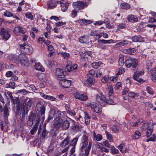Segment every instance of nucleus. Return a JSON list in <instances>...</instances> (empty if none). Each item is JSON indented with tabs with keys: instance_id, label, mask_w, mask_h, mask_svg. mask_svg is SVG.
I'll return each mask as SVG.
<instances>
[{
	"instance_id": "nucleus-12",
	"label": "nucleus",
	"mask_w": 156,
	"mask_h": 156,
	"mask_svg": "<svg viewBox=\"0 0 156 156\" xmlns=\"http://www.w3.org/2000/svg\"><path fill=\"white\" fill-rule=\"evenodd\" d=\"M14 33L16 35L18 36L20 35V33L24 34L26 32L25 28L21 27L20 26H17L14 28Z\"/></svg>"
},
{
	"instance_id": "nucleus-48",
	"label": "nucleus",
	"mask_w": 156,
	"mask_h": 156,
	"mask_svg": "<svg viewBox=\"0 0 156 156\" xmlns=\"http://www.w3.org/2000/svg\"><path fill=\"white\" fill-rule=\"evenodd\" d=\"M110 148H111V153L112 154H115L119 153V151L118 149L114 146H111Z\"/></svg>"
},
{
	"instance_id": "nucleus-8",
	"label": "nucleus",
	"mask_w": 156,
	"mask_h": 156,
	"mask_svg": "<svg viewBox=\"0 0 156 156\" xmlns=\"http://www.w3.org/2000/svg\"><path fill=\"white\" fill-rule=\"evenodd\" d=\"M35 111L37 113L40 112L41 115H44V114L45 108L42 103L39 102L37 104Z\"/></svg>"
},
{
	"instance_id": "nucleus-39",
	"label": "nucleus",
	"mask_w": 156,
	"mask_h": 156,
	"mask_svg": "<svg viewBox=\"0 0 156 156\" xmlns=\"http://www.w3.org/2000/svg\"><path fill=\"white\" fill-rule=\"evenodd\" d=\"M80 55V56L81 59L84 61H87L88 60L87 58L86 57L85 53H83L82 51H80L79 52Z\"/></svg>"
},
{
	"instance_id": "nucleus-29",
	"label": "nucleus",
	"mask_w": 156,
	"mask_h": 156,
	"mask_svg": "<svg viewBox=\"0 0 156 156\" xmlns=\"http://www.w3.org/2000/svg\"><path fill=\"white\" fill-rule=\"evenodd\" d=\"M32 103V101L30 99H29L26 104V108L24 109V111H25V109L26 112H28L30 108Z\"/></svg>"
},
{
	"instance_id": "nucleus-6",
	"label": "nucleus",
	"mask_w": 156,
	"mask_h": 156,
	"mask_svg": "<svg viewBox=\"0 0 156 156\" xmlns=\"http://www.w3.org/2000/svg\"><path fill=\"white\" fill-rule=\"evenodd\" d=\"M0 34L3 39L5 41L7 40L10 37L9 31L4 28L1 29Z\"/></svg>"
},
{
	"instance_id": "nucleus-46",
	"label": "nucleus",
	"mask_w": 156,
	"mask_h": 156,
	"mask_svg": "<svg viewBox=\"0 0 156 156\" xmlns=\"http://www.w3.org/2000/svg\"><path fill=\"white\" fill-rule=\"evenodd\" d=\"M78 138L79 136H76L71 141V143L70 144V145H72L73 146H75H75L78 141Z\"/></svg>"
},
{
	"instance_id": "nucleus-57",
	"label": "nucleus",
	"mask_w": 156,
	"mask_h": 156,
	"mask_svg": "<svg viewBox=\"0 0 156 156\" xmlns=\"http://www.w3.org/2000/svg\"><path fill=\"white\" fill-rule=\"evenodd\" d=\"M25 16L28 19L31 20L34 19L33 15L29 12H27L26 13Z\"/></svg>"
},
{
	"instance_id": "nucleus-26",
	"label": "nucleus",
	"mask_w": 156,
	"mask_h": 156,
	"mask_svg": "<svg viewBox=\"0 0 156 156\" xmlns=\"http://www.w3.org/2000/svg\"><path fill=\"white\" fill-rule=\"evenodd\" d=\"M85 115V123L88 125L90 124V116L86 112H84Z\"/></svg>"
},
{
	"instance_id": "nucleus-37",
	"label": "nucleus",
	"mask_w": 156,
	"mask_h": 156,
	"mask_svg": "<svg viewBox=\"0 0 156 156\" xmlns=\"http://www.w3.org/2000/svg\"><path fill=\"white\" fill-rule=\"evenodd\" d=\"M129 42L128 41L126 40H122L121 41L118 42L116 44V45L118 46L122 47L125 44H129Z\"/></svg>"
},
{
	"instance_id": "nucleus-23",
	"label": "nucleus",
	"mask_w": 156,
	"mask_h": 156,
	"mask_svg": "<svg viewBox=\"0 0 156 156\" xmlns=\"http://www.w3.org/2000/svg\"><path fill=\"white\" fill-rule=\"evenodd\" d=\"M123 52L125 54H128L131 55H133L136 51L134 48H129L127 49H124L123 50Z\"/></svg>"
},
{
	"instance_id": "nucleus-14",
	"label": "nucleus",
	"mask_w": 156,
	"mask_h": 156,
	"mask_svg": "<svg viewBox=\"0 0 156 156\" xmlns=\"http://www.w3.org/2000/svg\"><path fill=\"white\" fill-rule=\"evenodd\" d=\"M59 84L63 87L67 88L69 87L71 83V81L66 80H61L59 82Z\"/></svg>"
},
{
	"instance_id": "nucleus-53",
	"label": "nucleus",
	"mask_w": 156,
	"mask_h": 156,
	"mask_svg": "<svg viewBox=\"0 0 156 156\" xmlns=\"http://www.w3.org/2000/svg\"><path fill=\"white\" fill-rule=\"evenodd\" d=\"M140 133L138 131H136L135 132L134 135L133 136V137L135 139H137L140 136Z\"/></svg>"
},
{
	"instance_id": "nucleus-50",
	"label": "nucleus",
	"mask_w": 156,
	"mask_h": 156,
	"mask_svg": "<svg viewBox=\"0 0 156 156\" xmlns=\"http://www.w3.org/2000/svg\"><path fill=\"white\" fill-rule=\"evenodd\" d=\"M82 128L80 125H76L73 127L72 129L74 131V132H77L80 131Z\"/></svg>"
},
{
	"instance_id": "nucleus-31",
	"label": "nucleus",
	"mask_w": 156,
	"mask_h": 156,
	"mask_svg": "<svg viewBox=\"0 0 156 156\" xmlns=\"http://www.w3.org/2000/svg\"><path fill=\"white\" fill-rule=\"evenodd\" d=\"M105 134L106 135L107 139L110 142H113V139L112 138V134L107 131H105Z\"/></svg>"
},
{
	"instance_id": "nucleus-33",
	"label": "nucleus",
	"mask_w": 156,
	"mask_h": 156,
	"mask_svg": "<svg viewBox=\"0 0 156 156\" xmlns=\"http://www.w3.org/2000/svg\"><path fill=\"white\" fill-rule=\"evenodd\" d=\"M120 6L122 9L126 10L130 8V5L125 2L122 3L120 5Z\"/></svg>"
},
{
	"instance_id": "nucleus-38",
	"label": "nucleus",
	"mask_w": 156,
	"mask_h": 156,
	"mask_svg": "<svg viewBox=\"0 0 156 156\" xmlns=\"http://www.w3.org/2000/svg\"><path fill=\"white\" fill-rule=\"evenodd\" d=\"M15 83L13 82H10L9 84L6 83L5 85L6 88H11L12 89H14L15 87Z\"/></svg>"
},
{
	"instance_id": "nucleus-61",
	"label": "nucleus",
	"mask_w": 156,
	"mask_h": 156,
	"mask_svg": "<svg viewBox=\"0 0 156 156\" xmlns=\"http://www.w3.org/2000/svg\"><path fill=\"white\" fill-rule=\"evenodd\" d=\"M112 131L115 133H117L119 131L118 127L116 126H114L112 127L111 128Z\"/></svg>"
},
{
	"instance_id": "nucleus-55",
	"label": "nucleus",
	"mask_w": 156,
	"mask_h": 156,
	"mask_svg": "<svg viewBox=\"0 0 156 156\" xmlns=\"http://www.w3.org/2000/svg\"><path fill=\"white\" fill-rule=\"evenodd\" d=\"M3 15L5 16H7L8 17H10L13 16L12 13L7 10L5 11L4 12Z\"/></svg>"
},
{
	"instance_id": "nucleus-25",
	"label": "nucleus",
	"mask_w": 156,
	"mask_h": 156,
	"mask_svg": "<svg viewBox=\"0 0 156 156\" xmlns=\"http://www.w3.org/2000/svg\"><path fill=\"white\" fill-rule=\"evenodd\" d=\"M62 128L63 130H66L69 127V122L67 120H65L64 121L62 124H61Z\"/></svg>"
},
{
	"instance_id": "nucleus-21",
	"label": "nucleus",
	"mask_w": 156,
	"mask_h": 156,
	"mask_svg": "<svg viewBox=\"0 0 156 156\" xmlns=\"http://www.w3.org/2000/svg\"><path fill=\"white\" fill-rule=\"evenodd\" d=\"M60 4L62 12H65L69 6V3L67 2L65 3L62 2L60 1L59 3Z\"/></svg>"
},
{
	"instance_id": "nucleus-28",
	"label": "nucleus",
	"mask_w": 156,
	"mask_h": 156,
	"mask_svg": "<svg viewBox=\"0 0 156 156\" xmlns=\"http://www.w3.org/2000/svg\"><path fill=\"white\" fill-rule=\"evenodd\" d=\"M69 139L68 137H67L61 143L60 146L61 147H65L67 145L69 142Z\"/></svg>"
},
{
	"instance_id": "nucleus-60",
	"label": "nucleus",
	"mask_w": 156,
	"mask_h": 156,
	"mask_svg": "<svg viewBox=\"0 0 156 156\" xmlns=\"http://www.w3.org/2000/svg\"><path fill=\"white\" fill-rule=\"evenodd\" d=\"M146 90L147 92L151 94H153V91L152 89L150 87L148 86L146 87Z\"/></svg>"
},
{
	"instance_id": "nucleus-51",
	"label": "nucleus",
	"mask_w": 156,
	"mask_h": 156,
	"mask_svg": "<svg viewBox=\"0 0 156 156\" xmlns=\"http://www.w3.org/2000/svg\"><path fill=\"white\" fill-rule=\"evenodd\" d=\"M109 79L108 76L106 75L102 77L101 79V81L104 83H105L108 81Z\"/></svg>"
},
{
	"instance_id": "nucleus-40",
	"label": "nucleus",
	"mask_w": 156,
	"mask_h": 156,
	"mask_svg": "<svg viewBox=\"0 0 156 156\" xmlns=\"http://www.w3.org/2000/svg\"><path fill=\"white\" fill-rule=\"evenodd\" d=\"M101 64V62L100 61L97 62H93L92 63L91 65L92 67L95 69H97L100 66Z\"/></svg>"
},
{
	"instance_id": "nucleus-3",
	"label": "nucleus",
	"mask_w": 156,
	"mask_h": 156,
	"mask_svg": "<svg viewBox=\"0 0 156 156\" xmlns=\"http://www.w3.org/2000/svg\"><path fill=\"white\" fill-rule=\"evenodd\" d=\"M110 148L111 147L108 140H105L102 143H97V147L101 152L104 151L105 152H108L109 150L106 147Z\"/></svg>"
},
{
	"instance_id": "nucleus-24",
	"label": "nucleus",
	"mask_w": 156,
	"mask_h": 156,
	"mask_svg": "<svg viewBox=\"0 0 156 156\" xmlns=\"http://www.w3.org/2000/svg\"><path fill=\"white\" fill-rule=\"evenodd\" d=\"M34 67L36 70H39L42 72H44L45 70L44 68L43 67L42 65L39 62L35 63Z\"/></svg>"
},
{
	"instance_id": "nucleus-2",
	"label": "nucleus",
	"mask_w": 156,
	"mask_h": 156,
	"mask_svg": "<svg viewBox=\"0 0 156 156\" xmlns=\"http://www.w3.org/2000/svg\"><path fill=\"white\" fill-rule=\"evenodd\" d=\"M13 60L16 63H18L19 62L22 65L27 67L28 66L29 64L27 57L23 54L19 55L17 57H14Z\"/></svg>"
},
{
	"instance_id": "nucleus-11",
	"label": "nucleus",
	"mask_w": 156,
	"mask_h": 156,
	"mask_svg": "<svg viewBox=\"0 0 156 156\" xmlns=\"http://www.w3.org/2000/svg\"><path fill=\"white\" fill-rule=\"evenodd\" d=\"M62 122L63 120L61 118H55L52 123L53 127L56 129L59 128L61 126Z\"/></svg>"
},
{
	"instance_id": "nucleus-17",
	"label": "nucleus",
	"mask_w": 156,
	"mask_h": 156,
	"mask_svg": "<svg viewBox=\"0 0 156 156\" xmlns=\"http://www.w3.org/2000/svg\"><path fill=\"white\" fill-rule=\"evenodd\" d=\"M52 112H53V115L55 118H61L62 117V114L60 111L57 108H54L52 109Z\"/></svg>"
},
{
	"instance_id": "nucleus-54",
	"label": "nucleus",
	"mask_w": 156,
	"mask_h": 156,
	"mask_svg": "<svg viewBox=\"0 0 156 156\" xmlns=\"http://www.w3.org/2000/svg\"><path fill=\"white\" fill-rule=\"evenodd\" d=\"M94 139L96 141H100L102 139V136L101 134H98L96 135Z\"/></svg>"
},
{
	"instance_id": "nucleus-5",
	"label": "nucleus",
	"mask_w": 156,
	"mask_h": 156,
	"mask_svg": "<svg viewBox=\"0 0 156 156\" xmlns=\"http://www.w3.org/2000/svg\"><path fill=\"white\" fill-rule=\"evenodd\" d=\"M125 63L127 68H129L132 65V67L135 69L138 63L137 60L135 58H129L125 60Z\"/></svg>"
},
{
	"instance_id": "nucleus-58",
	"label": "nucleus",
	"mask_w": 156,
	"mask_h": 156,
	"mask_svg": "<svg viewBox=\"0 0 156 156\" xmlns=\"http://www.w3.org/2000/svg\"><path fill=\"white\" fill-rule=\"evenodd\" d=\"M101 111V108L98 105L96 107L93 112H95L97 113H99Z\"/></svg>"
},
{
	"instance_id": "nucleus-7",
	"label": "nucleus",
	"mask_w": 156,
	"mask_h": 156,
	"mask_svg": "<svg viewBox=\"0 0 156 156\" xmlns=\"http://www.w3.org/2000/svg\"><path fill=\"white\" fill-rule=\"evenodd\" d=\"M87 3L79 1L73 2V8L76 10H79L83 9L85 6H87Z\"/></svg>"
},
{
	"instance_id": "nucleus-13",
	"label": "nucleus",
	"mask_w": 156,
	"mask_h": 156,
	"mask_svg": "<svg viewBox=\"0 0 156 156\" xmlns=\"http://www.w3.org/2000/svg\"><path fill=\"white\" fill-rule=\"evenodd\" d=\"M59 2H60V1L49 0L47 2V6L50 9H53L56 6L57 4H59Z\"/></svg>"
},
{
	"instance_id": "nucleus-36",
	"label": "nucleus",
	"mask_w": 156,
	"mask_h": 156,
	"mask_svg": "<svg viewBox=\"0 0 156 156\" xmlns=\"http://www.w3.org/2000/svg\"><path fill=\"white\" fill-rule=\"evenodd\" d=\"M87 105L88 106L90 107L91 110L93 111L98 105L97 103L92 102L87 104Z\"/></svg>"
},
{
	"instance_id": "nucleus-43",
	"label": "nucleus",
	"mask_w": 156,
	"mask_h": 156,
	"mask_svg": "<svg viewBox=\"0 0 156 156\" xmlns=\"http://www.w3.org/2000/svg\"><path fill=\"white\" fill-rule=\"evenodd\" d=\"M119 63L120 66H122L124 64V56L122 55H119Z\"/></svg>"
},
{
	"instance_id": "nucleus-45",
	"label": "nucleus",
	"mask_w": 156,
	"mask_h": 156,
	"mask_svg": "<svg viewBox=\"0 0 156 156\" xmlns=\"http://www.w3.org/2000/svg\"><path fill=\"white\" fill-rule=\"evenodd\" d=\"M125 72V69L122 67H120L119 68V70L117 73L115 75L116 76H118L119 75L124 73Z\"/></svg>"
},
{
	"instance_id": "nucleus-15",
	"label": "nucleus",
	"mask_w": 156,
	"mask_h": 156,
	"mask_svg": "<svg viewBox=\"0 0 156 156\" xmlns=\"http://www.w3.org/2000/svg\"><path fill=\"white\" fill-rule=\"evenodd\" d=\"M55 75L57 78L60 80L62 78H64L65 77L63 69H62L58 68L55 71Z\"/></svg>"
},
{
	"instance_id": "nucleus-9",
	"label": "nucleus",
	"mask_w": 156,
	"mask_h": 156,
	"mask_svg": "<svg viewBox=\"0 0 156 156\" xmlns=\"http://www.w3.org/2000/svg\"><path fill=\"white\" fill-rule=\"evenodd\" d=\"M74 95L76 99L82 101H85L88 99V97L85 93H80L77 92L74 94Z\"/></svg>"
},
{
	"instance_id": "nucleus-64",
	"label": "nucleus",
	"mask_w": 156,
	"mask_h": 156,
	"mask_svg": "<svg viewBox=\"0 0 156 156\" xmlns=\"http://www.w3.org/2000/svg\"><path fill=\"white\" fill-rule=\"evenodd\" d=\"M105 102H106V105L107 104L110 105H113V101L112 99H108V98H106Z\"/></svg>"
},
{
	"instance_id": "nucleus-47",
	"label": "nucleus",
	"mask_w": 156,
	"mask_h": 156,
	"mask_svg": "<svg viewBox=\"0 0 156 156\" xmlns=\"http://www.w3.org/2000/svg\"><path fill=\"white\" fill-rule=\"evenodd\" d=\"M60 54L62 56V57L66 59H68L70 55L69 53L65 52H61L60 53Z\"/></svg>"
},
{
	"instance_id": "nucleus-41",
	"label": "nucleus",
	"mask_w": 156,
	"mask_h": 156,
	"mask_svg": "<svg viewBox=\"0 0 156 156\" xmlns=\"http://www.w3.org/2000/svg\"><path fill=\"white\" fill-rule=\"evenodd\" d=\"M128 96L132 98H136L138 97V94L137 93L132 92H129L128 94Z\"/></svg>"
},
{
	"instance_id": "nucleus-4",
	"label": "nucleus",
	"mask_w": 156,
	"mask_h": 156,
	"mask_svg": "<svg viewBox=\"0 0 156 156\" xmlns=\"http://www.w3.org/2000/svg\"><path fill=\"white\" fill-rule=\"evenodd\" d=\"M20 50L21 52L27 55H30L33 52V49L31 46L26 43L20 44Z\"/></svg>"
},
{
	"instance_id": "nucleus-18",
	"label": "nucleus",
	"mask_w": 156,
	"mask_h": 156,
	"mask_svg": "<svg viewBox=\"0 0 156 156\" xmlns=\"http://www.w3.org/2000/svg\"><path fill=\"white\" fill-rule=\"evenodd\" d=\"M133 42H141L144 41V38L141 37L140 35H136L132 37L130 39Z\"/></svg>"
},
{
	"instance_id": "nucleus-34",
	"label": "nucleus",
	"mask_w": 156,
	"mask_h": 156,
	"mask_svg": "<svg viewBox=\"0 0 156 156\" xmlns=\"http://www.w3.org/2000/svg\"><path fill=\"white\" fill-rule=\"evenodd\" d=\"M3 111L4 116L5 117H8L9 115V111L6 105H5L4 107Z\"/></svg>"
},
{
	"instance_id": "nucleus-30",
	"label": "nucleus",
	"mask_w": 156,
	"mask_h": 156,
	"mask_svg": "<svg viewBox=\"0 0 156 156\" xmlns=\"http://www.w3.org/2000/svg\"><path fill=\"white\" fill-rule=\"evenodd\" d=\"M147 125L148 126H151V127L150 128H149V127H148V129L147 132V137H148L151 135L153 131L152 129V124L150 123H147Z\"/></svg>"
},
{
	"instance_id": "nucleus-27",
	"label": "nucleus",
	"mask_w": 156,
	"mask_h": 156,
	"mask_svg": "<svg viewBox=\"0 0 156 156\" xmlns=\"http://www.w3.org/2000/svg\"><path fill=\"white\" fill-rule=\"evenodd\" d=\"M78 22L81 25H82L90 24L91 23V21L90 20H86L83 19H81L79 20Z\"/></svg>"
},
{
	"instance_id": "nucleus-22",
	"label": "nucleus",
	"mask_w": 156,
	"mask_h": 156,
	"mask_svg": "<svg viewBox=\"0 0 156 156\" xmlns=\"http://www.w3.org/2000/svg\"><path fill=\"white\" fill-rule=\"evenodd\" d=\"M120 151L122 153H125L128 151V149L124 144H121L118 147Z\"/></svg>"
},
{
	"instance_id": "nucleus-62",
	"label": "nucleus",
	"mask_w": 156,
	"mask_h": 156,
	"mask_svg": "<svg viewBox=\"0 0 156 156\" xmlns=\"http://www.w3.org/2000/svg\"><path fill=\"white\" fill-rule=\"evenodd\" d=\"M67 112L68 113L69 115L71 116H74L75 115V112L73 110H71L69 109H68L67 110Z\"/></svg>"
},
{
	"instance_id": "nucleus-16",
	"label": "nucleus",
	"mask_w": 156,
	"mask_h": 156,
	"mask_svg": "<svg viewBox=\"0 0 156 156\" xmlns=\"http://www.w3.org/2000/svg\"><path fill=\"white\" fill-rule=\"evenodd\" d=\"M144 72L142 71L135 73L133 74V78L134 80L140 82L143 81V80L141 78H140L139 77L140 76L144 74Z\"/></svg>"
},
{
	"instance_id": "nucleus-20",
	"label": "nucleus",
	"mask_w": 156,
	"mask_h": 156,
	"mask_svg": "<svg viewBox=\"0 0 156 156\" xmlns=\"http://www.w3.org/2000/svg\"><path fill=\"white\" fill-rule=\"evenodd\" d=\"M127 20L131 22H135L138 21V18L132 14L129 15L127 17Z\"/></svg>"
},
{
	"instance_id": "nucleus-10",
	"label": "nucleus",
	"mask_w": 156,
	"mask_h": 156,
	"mask_svg": "<svg viewBox=\"0 0 156 156\" xmlns=\"http://www.w3.org/2000/svg\"><path fill=\"white\" fill-rule=\"evenodd\" d=\"M106 98L104 96L101 94L97 95L96 96V100L97 101L103 106H104L106 105V102H105Z\"/></svg>"
},
{
	"instance_id": "nucleus-63",
	"label": "nucleus",
	"mask_w": 156,
	"mask_h": 156,
	"mask_svg": "<svg viewBox=\"0 0 156 156\" xmlns=\"http://www.w3.org/2000/svg\"><path fill=\"white\" fill-rule=\"evenodd\" d=\"M66 24V22H59L55 23V25L56 26H61L65 25Z\"/></svg>"
},
{
	"instance_id": "nucleus-1",
	"label": "nucleus",
	"mask_w": 156,
	"mask_h": 156,
	"mask_svg": "<svg viewBox=\"0 0 156 156\" xmlns=\"http://www.w3.org/2000/svg\"><path fill=\"white\" fill-rule=\"evenodd\" d=\"M88 141L89 140L88 136L85 135H83L81 139V142L80 144L81 147L80 149V153L81 155H83L84 153H86L89 147L90 146L89 151V152L91 147L92 142L91 141H90L88 146L87 147Z\"/></svg>"
},
{
	"instance_id": "nucleus-19",
	"label": "nucleus",
	"mask_w": 156,
	"mask_h": 156,
	"mask_svg": "<svg viewBox=\"0 0 156 156\" xmlns=\"http://www.w3.org/2000/svg\"><path fill=\"white\" fill-rule=\"evenodd\" d=\"M90 41L89 37L87 36H83L79 38V41L81 43H88Z\"/></svg>"
},
{
	"instance_id": "nucleus-52",
	"label": "nucleus",
	"mask_w": 156,
	"mask_h": 156,
	"mask_svg": "<svg viewBox=\"0 0 156 156\" xmlns=\"http://www.w3.org/2000/svg\"><path fill=\"white\" fill-rule=\"evenodd\" d=\"M122 86V83L121 82H118L115 84L114 89L117 90L120 87H121Z\"/></svg>"
},
{
	"instance_id": "nucleus-32",
	"label": "nucleus",
	"mask_w": 156,
	"mask_h": 156,
	"mask_svg": "<svg viewBox=\"0 0 156 156\" xmlns=\"http://www.w3.org/2000/svg\"><path fill=\"white\" fill-rule=\"evenodd\" d=\"M151 79L153 81L156 82V66L153 70Z\"/></svg>"
},
{
	"instance_id": "nucleus-49",
	"label": "nucleus",
	"mask_w": 156,
	"mask_h": 156,
	"mask_svg": "<svg viewBox=\"0 0 156 156\" xmlns=\"http://www.w3.org/2000/svg\"><path fill=\"white\" fill-rule=\"evenodd\" d=\"M103 70V69L101 68L98 69L96 72V77H98L101 76L102 74V71Z\"/></svg>"
},
{
	"instance_id": "nucleus-59",
	"label": "nucleus",
	"mask_w": 156,
	"mask_h": 156,
	"mask_svg": "<svg viewBox=\"0 0 156 156\" xmlns=\"http://www.w3.org/2000/svg\"><path fill=\"white\" fill-rule=\"evenodd\" d=\"M156 140V135L154 134L149 139L147 140V142L149 141H154Z\"/></svg>"
},
{
	"instance_id": "nucleus-56",
	"label": "nucleus",
	"mask_w": 156,
	"mask_h": 156,
	"mask_svg": "<svg viewBox=\"0 0 156 156\" xmlns=\"http://www.w3.org/2000/svg\"><path fill=\"white\" fill-rule=\"evenodd\" d=\"M11 102L14 104H16L17 105L20 104V101L18 98H16L14 99L13 98L11 100Z\"/></svg>"
},
{
	"instance_id": "nucleus-42",
	"label": "nucleus",
	"mask_w": 156,
	"mask_h": 156,
	"mask_svg": "<svg viewBox=\"0 0 156 156\" xmlns=\"http://www.w3.org/2000/svg\"><path fill=\"white\" fill-rule=\"evenodd\" d=\"M95 72L93 69H91L89 70L87 74V77H91L93 76L95 74Z\"/></svg>"
},
{
	"instance_id": "nucleus-35",
	"label": "nucleus",
	"mask_w": 156,
	"mask_h": 156,
	"mask_svg": "<svg viewBox=\"0 0 156 156\" xmlns=\"http://www.w3.org/2000/svg\"><path fill=\"white\" fill-rule=\"evenodd\" d=\"M87 79L86 80V82L89 86H91L94 84V80L92 77H87Z\"/></svg>"
},
{
	"instance_id": "nucleus-44",
	"label": "nucleus",
	"mask_w": 156,
	"mask_h": 156,
	"mask_svg": "<svg viewBox=\"0 0 156 156\" xmlns=\"http://www.w3.org/2000/svg\"><path fill=\"white\" fill-rule=\"evenodd\" d=\"M113 40L112 39L108 40H99L98 41V42H102V43L104 44H110L112 42Z\"/></svg>"
}]
</instances>
